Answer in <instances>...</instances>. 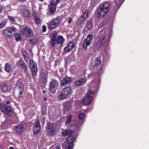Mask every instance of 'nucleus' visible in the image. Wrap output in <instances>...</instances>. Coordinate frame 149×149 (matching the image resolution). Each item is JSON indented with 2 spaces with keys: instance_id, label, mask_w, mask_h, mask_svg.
I'll return each instance as SVG.
<instances>
[{
  "instance_id": "nucleus-1",
  "label": "nucleus",
  "mask_w": 149,
  "mask_h": 149,
  "mask_svg": "<svg viewBox=\"0 0 149 149\" xmlns=\"http://www.w3.org/2000/svg\"><path fill=\"white\" fill-rule=\"evenodd\" d=\"M109 4L105 2L101 6L97 13L99 17H102L107 14L109 10Z\"/></svg>"
},
{
  "instance_id": "nucleus-2",
  "label": "nucleus",
  "mask_w": 149,
  "mask_h": 149,
  "mask_svg": "<svg viewBox=\"0 0 149 149\" xmlns=\"http://www.w3.org/2000/svg\"><path fill=\"white\" fill-rule=\"evenodd\" d=\"M106 36V33L105 31V29H103L100 31L99 35V40L95 44V45L97 48L100 47L105 42Z\"/></svg>"
},
{
  "instance_id": "nucleus-3",
  "label": "nucleus",
  "mask_w": 149,
  "mask_h": 149,
  "mask_svg": "<svg viewBox=\"0 0 149 149\" xmlns=\"http://www.w3.org/2000/svg\"><path fill=\"white\" fill-rule=\"evenodd\" d=\"M49 92L53 94L56 92V90L58 88L59 86L58 81L56 79H52L49 83Z\"/></svg>"
},
{
  "instance_id": "nucleus-4",
  "label": "nucleus",
  "mask_w": 149,
  "mask_h": 149,
  "mask_svg": "<svg viewBox=\"0 0 149 149\" xmlns=\"http://www.w3.org/2000/svg\"><path fill=\"white\" fill-rule=\"evenodd\" d=\"M60 0H52L50 2V4L48 5V15H53L56 10V6L59 3Z\"/></svg>"
},
{
  "instance_id": "nucleus-5",
  "label": "nucleus",
  "mask_w": 149,
  "mask_h": 149,
  "mask_svg": "<svg viewBox=\"0 0 149 149\" xmlns=\"http://www.w3.org/2000/svg\"><path fill=\"white\" fill-rule=\"evenodd\" d=\"M0 109L8 116H11L13 113L12 107L4 104H0Z\"/></svg>"
},
{
  "instance_id": "nucleus-6",
  "label": "nucleus",
  "mask_w": 149,
  "mask_h": 149,
  "mask_svg": "<svg viewBox=\"0 0 149 149\" xmlns=\"http://www.w3.org/2000/svg\"><path fill=\"white\" fill-rule=\"evenodd\" d=\"M92 91H89L87 93L86 96L82 99L83 102L85 105H90L92 100V97L91 95L93 93Z\"/></svg>"
},
{
  "instance_id": "nucleus-7",
  "label": "nucleus",
  "mask_w": 149,
  "mask_h": 149,
  "mask_svg": "<svg viewBox=\"0 0 149 149\" xmlns=\"http://www.w3.org/2000/svg\"><path fill=\"white\" fill-rule=\"evenodd\" d=\"M19 33L20 34L25 35L27 37L31 36L33 34V31L32 29L28 26L21 29Z\"/></svg>"
},
{
  "instance_id": "nucleus-8",
  "label": "nucleus",
  "mask_w": 149,
  "mask_h": 149,
  "mask_svg": "<svg viewBox=\"0 0 149 149\" xmlns=\"http://www.w3.org/2000/svg\"><path fill=\"white\" fill-rule=\"evenodd\" d=\"M29 66L31 70L32 77L34 79L35 78L38 70L36 63L32 59L30 60Z\"/></svg>"
},
{
  "instance_id": "nucleus-9",
  "label": "nucleus",
  "mask_w": 149,
  "mask_h": 149,
  "mask_svg": "<svg viewBox=\"0 0 149 149\" xmlns=\"http://www.w3.org/2000/svg\"><path fill=\"white\" fill-rule=\"evenodd\" d=\"M71 88L70 86H66L64 88L59 95V97L64 99L66 98L71 92Z\"/></svg>"
},
{
  "instance_id": "nucleus-10",
  "label": "nucleus",
  "mask_w": 149,
  "mask_h": 149,
  "mask_svg": "<svg viewBox=\"0 0 149 149\" xmlns=\"http://www.w3.org/2000/svg\"><path fill=\"white\" fill-rule=\"evenodd\" d=\"M60 19L58 18L52 19L50 23L48 24V28L49 29H52L57 27L59 23Z\"/></svg>"
},
{
  "instance_id": "nucleus-11",
  "label": "nucleus",
  "mask_w": 149,
  "mask_h": 149,
  "mask_svg": "<svg viewBox=\"0 0 149 149\" xmlns=\"http://www.w3.org/2000/svg\"><path fill=\"white\" fill-rule=\"evenodd\" d=\"M16 88L19 92V98L22 97L23 95L24 88V85L21 81H19L17 82Z\"/></svg>"
},
{
  "instance_id": "nucleus-12",
  "label": "nucleus",
  "mask_w": 149,
  "mask_h": 149,
  "mask_svg": "<svg viewBox=\"0 0 149 149\" xmlns=\"http://www.w3.org/2000/svg\"><path fill=\"white\" fill-rule=\"evenodd\" d=\"M46 130L49 134L51 135H54L55 133V129L54 125L52 123H49L46 127Z\"/></svg>"
},
{
  "instance_id": "nucleus-13",
  "label": "nucleus",
  "mask_w": 149,
  "mask_h": 149,
  "mask_svg": "<svg viewBox=\"0 0 149 149\" xmlns=\"http://www.w3.org/2000/svg\"><path fill=\"white\" fill-rule=\"evenodd\" d=\"M34 125L33 131L34 134H37L40 132V125L38 120H36Z\"/></svg>"
},
{
  "instance_id": "nucleus-14",
  "label": "nucleus",
  "mask_w": 149,
  "mask_h": 149,
  "mask_svg": "<svg viewBox=\"0 0 149 149\" xmlns=\"http://www.w3.org/2000/svg\"><path fill=\"white\" fill-rule=\"evenodd\" d=\"M72 81L71 79L69 77H65L64 78L61 82V84L62 86L70 84Z\"/></svg>"
},
{
  "instance_id": "nucleus-15",
  "label": "nucleus",
  "mask_w": 149,
  "mask_h": 149,
  "mask_svg": "<svg viewBox=\"0 0 149 149\" xmlns=\"http://www.w3.org/2000/svg\"><path fill=\"white\" fill-rule=\"evenodd\" d=\"M74 46V45L73 43H70L64 48L63 50L65 52H69L72 49Z\"/></svg>"
},
{
  "instance_id": "nucleus-16",
  "label": "nucleus",
  "mask_w": 149,
  "mask_h": 149,
  "mask_svg": "<svg viewBox=\"0 0 149 149\" xmlns=\"http://www.w3.org/2000/svg\"><path fill=\"white\" fill-rule=\"evenodd\" d=\"M56 40L57 44H59L61 46L64 42L65 39L62 36H58V37L56 38Z\"/></svg>"
},
{
  "instance_id": "nucleus-17",
  "label": "nucleus",
  "mask_w": 149,
  "mask_h": 149,
  "mask_svg": "<svg viewBox=\"0 0 149 149\" xmlns=\"http://www.w3.org/2000/svg\"><path fill=\"white\" fill-rule=\"evenodd\" d=\"M73 132L70 130L66 129L63 130L62 132V135L64 136L69 135L72 134Z\"/></svg>"
},
{
  "instance_id": "nucleus-18",
  "label": "nucleus",
  "mask_w": 149,
  "mask_h": 149,
  "mask_svg": "<svg viewBox=\"0 0 149 149\" xmlns=\"http://www.w3.org/2000/svg\"><path fill=\"white\" fill-rule=\"evenodd\" d=\"M0 88L3 91L5 92L8 89V86L6 83L3 82L1 84Z\"/></svg>"
},
{
  "instance_id": "nucleus-19",
  "label": "nucleus",
  "mask_w": 149,
  "mask_h": 149,
  "mask_svg": "<svg viewBox=\"0 0 149 149\" xmlns=\"http://www.w3.org/2000/svg\"><path fill=\"white\" fill-rule=\"evenodd\" d=\"M23 16L26 19H29L30 18V12L27 9H25L23 11Z\"/></svg>"
},
{
  "instance_id": "nucleus-20",
  "label": "nucleus",
  "mask_w": 149,
  "mask_h": 149,
  "mask_svg": "<svg viewBox=\"0 0 149 149\" xmlns=\"http://www.w3.org/2000/svg\"><path fill=\"white\" fill-rule=\"evenodd\" d=\"M12 68L11 67V65L9 63H7L5 64L4 66L5 70L8 73H9L11 71Z\"/></svg>"
},
{
  "instance_id": "nucleus-21",
  "label": "nucleus",
  "mask_w": 149,
  "mask_h": 149,
  "mask_svg": "<svg viewBox=\"0 0 149 149\" xmlns=\"http://www.w3.org/2000/svg\"><path fill=\"white\" fill-rule=\"evenodd\" d=\"M86 79H80L76 81L75 84L77 86H80L84 84L86 82Z\"/></svg>"
},
{
  "instance_id": "nucleus-22",
  "label": "nucleus",
  "mask_w": 149,
  "mask_h": 149,
  "mask_svg": "<svg viewBox=\"0 0 149 149\" xmlns=\"http://www.w3.org/2000/svg\"><path fill=\"white\" fill-rule=\"evenodd\" d=\"M93 26V22L92 20L91 19H89L88 22L86 23V28L88 29H90Z\"/></svg>"
},
{
  "instance_id": "nucleus-23",
  "label": "nucleus",
  "mask_w": 149,
  "mask_h": 149,
  "mask_svg": "<svg viewBox=\"0 0 149 149\" xmlns=\"http://www.w3.org/2000/svg\"><path fill=\"white\" fill-rule=\"evenodd\" d=\"M72 103L73 102L72 101H69L65 102L63 104V106L65 108L68 109L72 107Z\"/></svg>"
},
{
  "instance_id": "nucleus-24",
  "label": "nucleus",
  "mask_w": 149,
  "mask_h": 149,
  "mask_svg": "<svg viewBox=\"0 0 149 149\" xmlns=\"http://www.w3.org/2000/svg\"><path fill=\"white\" fill-rule=\"evenodd\" d=\"M93 35L92 34H89L84 40L86 41V42H88L91 44L93 41Z\"/></svg>"
},
{
  "instance_id": "nucleus-25",
  "label": "nucleus",
  "mask_w": 149,
  "mask_h": 149,
  "mask_svg": "<svg viewBox=\"0 0 149 149\" xmlns=\"http://www.w3.org/2000/svg\"><path fill=\"white\" fill-rule=\"evenodd\" d=\"M122 0H114V2L116 4L115 7V9L117 10L120 7L123 3Z\"/></svg>"
},
{
  "instance_id": "nucleus-26",
  "label": "nucleus",
  "mask_w": 149,
  "mask_h": 149,
  "mask_svg": "<svg viewBox=\"0 0 149 149\" xmlns=\"http://www.w3.org/2000/svg\"><path fill=\"white\" fill-rule=\"evenodd\" d=\"M24 129V126L23 125H20L17 126L15 129V130L17 134H20L22 132Z\"/></svg>"
},
{
  "instance_id": "nucleus-27",
  "label": "nucleus",
  "mask_w": 149,
  "mask_h": 149,
  "mask_svg": "<svg viewBox=\"0 0 149 149\" xmlns=\"http://www.w3.org/2000/svg\"><path fill=\"white\" fill-rule=\"evenodd\" d=\"M99 65L96 63H95L94 61L92 64L90 65V67L93 70H96L97 68Z\"/></svg>"
},
{
  "instance_id": "nucleus-28",
  "label": "nucleus",
  "mask_w": 149,
  "mask_h": 149,
  "mask_svg": "<svg viewBox=\"0 0 149 149\" xmlns=\"http://www.w3.org/2000/svg\"><path fill=\"white\" fill-rule=\"evenodd\" d=\"M57 32L56 31L52 32L50 34L51 38L56 40V38L57 36Z\"/></svg>"
},
{
  "instance_id": "nucleus-29",
  "label": "nucleus",
  "mask_w": 149,
  "mask_h": 149,
  "mask_svg": "<svg viewBox=\"0 0 149 149\" xmlns=\"http://www.w3.org/2000/svg\"><path fill=\"white\" fill-rule=\"evenodd\" d=\"M82 121H75L74 123V126L77 127H79L82 125Z\"/></svg>"
},
{
  "instance_id": "nucleus-30",
  "label": "nucleus",
  "mask_w": 149,
  "mask_h": 149,
  "mask_svg": "<svg viewBox=\"0 0 149 149\" xmlns=\"http://www.w3.org/2000/svg\"><path fill=\"white\" fill-rule=\"evenodd\" d=\"M74 140V137L72 136H70L66 139V141L68 143H72Z\"/></svg>"
},
{
  "instance_id": "nucleus-31",
  "label": "nucleus",
  "mask_w": 149,
  "mask_h": 149,
  "mask_svg": "<svg viewBox=\"0 0 149 149\" xmlns=\"http://www.w3.org/2000/svg\"><path fill=\"white\" fill-rule=\"evenodd\" d=\"M90 44L88 42H86V41L84 40L83 43V47L84 49H86L88 47H89Z\"/></svg>"
},
{
  "instance_id": "nucleus-32",
  "label": "nucleus",
  "mask_w": 149,
  "mask_h": 149,
  "mask_svg": "<svg viewBox=\"0 0 149 149\" xmlns=\"http://www.w3.org/2000/svg\"><path fill=\"white\" fill-rule=\"evenodd\" d=\"M100 82L99 80H97L96 81H92V84H93V86L95 88H97L98 87V84Z\"/></svg>"
},
{
  "instance_id": "nucleus-33",
  "label": "nucleus",
  "mask_w": 149,
  "mask_h": 149,
  "mask_svg": "<svg viewBox=\"0 0 149 149\" xmlns=\"http://www.w3.org/2000/svg\"><path fill=\"white\" fill-rule=\"evenodd\" d=\"M86 19L84 18V17H82V16H81L78 21V24H81L82 23H84Z\"/></svg>"
},
{
  "instance_id": "nucleus-34",
  "label": "nucleus",
  "mask_w": 149,
  "mask_h": 149,
  "mask_svg": "<svg viewBox=\"0 0 149 149\" xmlns=\"http://www.w3.org/2000/svg\"><path fill=\"white\" fill-rule=\"evenodd\" d=\"M56 40L51 39L49 41L50 45L52 46V47H53L55 46L56 44Z\"/></svg>"
},
{
  "instance_id": "nucleus-35",
  "label": "nucleus",
  "mask_w": 149,
  "mask_h": 149,
  "mask_svg": "<svg viewBox=\"0 0 149 149\" xmlns=\"http://www.w3.org/2000/svg\"><path fill=\"white\" fill-rule=\"evenodd\" d=\"M73 144L72 143H68L66 145V149H72Z\"/></svg>"
},
{
  "instance_id": "nucleus-36",
  "label": "nucleus",
  "mask_w": 149,
  "mask_h": 149,
  "mask_svg": "<svg viewBox=\"0 0 149 149\" xmlns=\"http://www.w3.org/2000/svg\"><path fill=\"white\" fill-rule=\"evenodd\" d=\"M88 11L87 10H86L83 13V15L82 16L84 18L86 19L88 17Z\"/></svg>"
},
{
  "instance_id": "nucleus-37",
  "label": "nucleus",
  "mask_w": 149,
  "mask_h": 149,
  "mask_svg": "<svg viewBox=\"0 0 149 149\" xmlns=\"http://www.w3.org/2000/svg\"><path fill=\"white\" fill-rule=\"evenodd\" d=\"M85 115L84 113H80L79 116V119L80 120H83L85 118Z\"/></svg>"
},
{
  "instance_id": "nucleus-38",
  "label": "nucleus",
  "mask_w": 149,
  "mask_h": 149,
  "mask_svg": "<svg viewBox=\"0 0 149 149\" xmlns=\"http://www.w3.org/2000/svg\"><path fill=\"white\" fill-rule=\"evenodd\" d=\"M17 64L21 67L22 68L23 66L25 65L24 62L22 61H18L17 63Z\"/></svg>"
},
{
  "instance_id": "nucleus-39",
  "label": "nucleus",
  "mask_w": 149,
  "mask_h": 149,
  "mask_svg": "<svg viewBox=\"0 0 149 149\" xmlns=\"http://www.w3.org/2000/svg\"><path fill=\"white\" fill-rule=\"evenodd\" d=\"M72 119V116L71 115L69 116L67 118V120L66 122V124L68 125L70 124L71 122Z\"/></svg>"
},
{
  "instance_id": "nucleus-40",
  "label": "nucleus",
  "mask_w": 149,
  "mask_h": 149,
  "mask_svg": "<svg viewBox=\"0 0 149 149\" xmlns=\"http://www.w3.org/2000/svg\"><path fill=\"white\" fill-rule=\"evenodd\" d=\"M94 61L95 63H96L99 65H100L101 63V60L100 58L99 57H96L95 58V60Z\"/></svg>"
},
{
  "instance_id": "nucleus-41",
  "label": "nucleus",
  "mask_w": 149,
  "mask_h": 149,
  "mask_svg": "<svg viewBox=\"0 0 149 149\" xmlns=\"http://www.w3.org/2000/svg\"><path fill=\"white\" fill-rule=\"evenodd\" d=\"M15 40L17 41H19L21 39V37L19 35L16 34L15 35Z\"/></svg>"
},
{
  "instance_id": "nucleus-42",
  "label": "nucleus",
  "mask_w": 149,
  "mask_h": 149,
  "mask_svg": "<svg viewBox=\"0 0 149 149\" xmlns=\"http://www.w3.org/2000/svg\"><path fill=\"white\" fill-rule=\"evenodd\" d=\"M8 17L10 21L12 22H15V19L13 17L8 16Z\"/></svg>"
},
{
  "instance_id": "nucleus-43",
  "label": "nucleus",
  "mask_w": 149,
  "mask_h": 149,
  "mask_svg": "<svg viewBox=\"0 0 149 149\" xmlns=\"http://www.w3.org/2000/svg\"><path fill=\"white\" fill-rule=\"evenodd\" d=\"M46 78L44 77H42V79H41V83L44 84H45L46 83Z\"/></svg>"
},
{
  "instance_id": "nucleus-44",
  "label": "nucleus",
  "mask_w": 149,
  "mask_h": 149,
  "mask_svg": "<svg viewBox=\"0 0 149 149\" xmlns=\"http://www.w3.org/2000/svg\"><path fill=\"white\" fill-rule=\"evenodd\" d=\"M34 19L36 23L38 24H39L40 23L41 21L40 19V18H39L38 17H37L36 18H35V19Z\"/></svg>"
},
{
  "instance_id": "nucleus-45",
  "label": "nucleus",
  "mask_w": 149,
  "mask_h": 149,
  "mask_svg": "<svg viewBox=\"0 0 149 149\" xmlns=\"http://www.w3.org/2000/svg\"><path fill=\"white\" fill-rule=\"evenodd\" d=\"M61 149V147L58 146H55L54 147V146H52L50 148V149Z\"/></svg>"
},
{
  "instance_id": "nucleus-46",
  "label": "nucleus",
  "mask_w": 149,
  "mask_h": 149,
  "mask_svg": "<svg viewBox=\"0 0 149 149\" xmlns=\"http://www.w3.org/2000/svg\"><path fill=\"white\" fill-rule=\"evenodd\" d=\"M6 25V23L4 22H3L2 23L0 24V29L3 28Z\"/></svg>"
},
{
  "instance_id": "nucleus-47",
  "label": "nucleus",
  "mask_w": 149,
  "mask_h": 149,
  "mask_svg": "<svg viewBox=\"0 0 149 149\" xmlns=\"http://www.w3.org/2000/svg\"><path fill=\"white\" fill-rule=\"evenodd\" d=\"M16 30V29L15 28H10L9 29V31L10 32H14Z\"/></svg>"
},
{
  "instance_id": "nucleus-48",
  "label": "nucleus",
  "mask_w": 149,
  "mask_h": 149,
  "mask_svg": "<svg viewBox=\"0 0 149 149\" xmlns=\"http://www.w3.org/2000/svg\"><path fill=\"white\" fill-rule=\"evenodd\" d=\"M24 70V71H26L27 70V65L25 64V65H24L22 68Z\"/></svg>"
},
{
  "instance_id": "nucleus-49",
  "label": "nucleus",
  "mask_w": 149,
  "mask_h": 149,
  "mask_svg": "<svg viewBox=\"0 0 149 149\" xmlns=\"http://www.w3.org/2000/svg\"><path fill=\"white\" fill-rule=\"evenodd\" d=\"M42 32H45L46 31V27L44 25L42 26Z\"/></svg>"
},
{
  "instance_id": "nucleus-50",
  "label": "nucleus",
  "mask_w": 149,
  "mask_h": 149,
  "mask_svg": "<svg viewBox=\"0 0 149 149\" xmlns=\"http://www.w3.org/2000/svg\"><path fill=\"white\" fill-rule=\"evenodd\" d=\"M24 57L25 60L26 61V62H28L29 61V55L26 56H25Z\"/></svg>"
},
{
  "instance_id": "nucleus-51",
  "label": "nucleus",
  "mask_w": 149,
  "mask_h": 149,
  "mask_svg": "<svg viewBox=\"0 0 149 149\" xmlns=\"http://www.w3.org/2000/svg\"><path fill=\"white\" fill-rule=\"evenodd\" d=\"M33 17H34V19H35V18H36L37 17H38L36 14L35 13H33Z\"/></svg>"
},
{
  "instance_id": "nucleus-52",
  "label": "nucleus",
  "mask_w": 149,
  "mask_h": 149,
  "mask_svg": "<svg viewBox=\"0 0 149 149\" xmlns=\"http://www.w3.org/2000/svg\"><path fill=\"white\" fill-rule=\"evenodd\" d=\"M22 54L24 56V57L25 56H27L28 55L27 54V53L26 52H23L22 53Z\"/></svg>"
},
{
  "instance_id": "nucleus-53",
  "label": "nucleus",
  "mask_w": 149,
  "mask_h": 149,
  "mask_svg": "<svg viewBox=\"0 0 149 149\" xmlns=\"http://www.w3.org/2000/svg\"><path fill=\"white\" fill-rule=\"evenodd\" d=\"M10 35L8 34V36H13L14 34V33L13 32H10Z\"/></svg>"
},
{
  "instance_id": "nucleus-54",
  "label": "nucleus",
  "mask_w": 149,
  "mask_h": 149,
  "mask_svg": "<svg viewBox=\"0 0 149 149\" xmlns=\"http://www.w3.org/2000/svg\"><path fill=\"white\" fill-rule=\"evenodd\" d=\"M72 21V18H70L69 19V20L68 21V23H70Z\"/></svg>"
},
{
  "instance_id": "nucleus-55",
  "label": "nucleus",
  "mask_w": 149,
  "mask_h": 149,
  "mask_svg": "<svg viewBox=\"0 0 149 149\" xmlns=\"http://www.w3.org/2000/svg\"><path fill=\"white\" fill-rule=\"evenodd\" d=\"M5 31L6 32H7L8 33H10V31H9V29H7V30H6Z\"/></svg>"
},
{
  "instance_id": "nucleus-56",
  "label": "nucleus",
  "mask_w": 149,
  "mask_h": 149,
  "mask_svg": "<svg viewBox=\"0 0 149 149\" xmlns=\"http://www.w3.org/2000/svg\"><path fill=\"white\" fill-rule=\"evenodd\" d=\"M19 1H20L21 2L25 1L26 0H18Z\"/></svg>"
},
{
  "instance_id": "nucleus-57",
  "label": "nucleus",
  "mask_w": 149,
  "mask_h": 149,
  "mask_svg": "<svg viewBox=\"0 0 149 149\" xmlns=\"http://www.w3.org/2000/svg\"><path fill=\"white\" fill-rule=\"evenodd\" d=\"M3 9L0 6V13L2 11Z\"/></svg>"
},
{
  "instance_id": "nucleus-58",
  "label": "nucleus",
  "mask_w": 149,
  "mask_h": 149,
  "mask_svg": "<svg viewBox=\"0 0 149 149\" xmlns=\"http://www.w3.org/2000/svg\"><path fill=\"white\" fill-rule=\"evenodd\" d=\"M10 103V101H7L6 102V104H9Z\"/></svg>"
},
{
  "instance_id": "nucleus-59",
  "label": "nucleus",
  "mask_w": 149,
  "mask_h": 149,
  "mask_svg": "<svg viewBox=\"0 0 149 149\" xmlns=\"http://www.w3.org/2000/svg\"><path fill=\"white\" fill-rule=\"evenodd\" d=\"M14 148L12 147H9V149H13Z\"/></svg>"
},
{
  "instance_id": "nucleus-60",
  "label": "nucleus",
  "mask_w": 149,
  "mask_h": 149,
  "mask_svg": "<svg viewBox=\"0 0 149 149\" xmlns=\"http://www.w3.org/2000/svg\"><path fill=\"white\" fill-rule=\"evenodd\" d=\"M42 92L43 93H45L46 92V90H44L42 91Z\"/></svg>"
},
{
  "instance_id": "nucleus-61",
  "label": "nucleus",
  "mask_w": 149,
  "mask_h": 149,
  "mask_svg": "<svg viewBox=\"0 0 149 149\" xmlns=\"http://www.w3.org/2000/svg\"><path fill=\"white\" fill-rule=\"evenodd\" d=\"M44 100L45 101H46V100H47V98H46V97H44Z\"/></svg>"
},
{
  "instance_id": "nucleus-62",
  "label": "nucleus",
  "mask_w": 149,
  "mask_h": 149,
  "mask_svg": "<svg viewBox=\"0 0 149 149\" xmlns=\"http://www.w3.org/2000/svg\"><path fill=\"white\" fill-rule=\"evenodd\" d=\"M0 71H1V69L0 68Z\"/></svg>"
},
{
  "instance_id": "nucleus-63",
  "label": "nucleus",
  "mask_w": 149,
  "mask_h": 149,
  "mask_svg": "<svg viewBox=\"0 0 149 149\" xmlns=\"http://www.w3.org/2000/svg\"><path fill=\"white\" fill-rule=\"evenodd\" d=\"M45 149V148H44V149Z\"/></svg>"
}]
</instances>
